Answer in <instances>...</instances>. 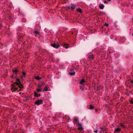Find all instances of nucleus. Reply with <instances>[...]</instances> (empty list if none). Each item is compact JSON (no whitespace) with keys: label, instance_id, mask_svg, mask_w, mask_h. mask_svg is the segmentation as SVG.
Here are the masks:
<instances>
[{"label":"nucleus","instance_id":"6","mask_svg":"<svg viewBox=\"0 0 133 133\" xmlns=\"http://www.w3.org/2000/svg\"><path fill=\"white\" fill-rule=\"evenodd\" d=\"M77 125H78L79 126V127H78V130H83V128L82 126V125L81 124L78 123H77Z\"/></svg>","mask_w":133,"mask_h":133},{"label":"nucleus","instance_id":"1","mask_svg":"<svg viewBox=\"0 0 133 133\" xmlns=\"http://www.w3.org/2000/svg\"><path fill=\"white\" fill-rule=\"evenodd\" d=\"M15 84L16 85H17L18 87L20 89H21L23 88V85L22 84H19V83L17 82H16L14 83V84H12L11 85V90L12 92L17 90L18 89L17 87H16V85H14Z\"/></svg>","mask_w":133,"mask_h":133},{"label":"nucleus","instance_id":"34","mask_svg":"<svg viewBox=\"0 0 133 133\" xmlns=\"http://www.w3.org/2000/svg\"><path fill=\"white\" fill-rule=\"evenodd\" d=\"M14 76L13 75H12V76H11L12 78L13 79H14Z\"/></svg>","mask_w":133,"mask_h":133},{"label":"nucleus","instance_id":"20","mask_svg":"<svg viewBox=\"0 0 133 133\" xmlns=\"http://www.w3.org/2000/svg\"><path fill=\"white\" fill-rule=\"evenodd\" d=\"M16 81L19 83V84H21V82L20 81L19 79L18 78H17L16 79Z\"/></svg>","mask_w":133,"mask_h":133},{"label":"nucleus","instance_id":"21","mask_svg":"<svg viewBox=\"0 0 133 133\" xmlns=\"http://www.w3.org/2000/svg\"><path fill=\"white\" fill-rule=\"evenodd\" d=\"M120 125L122 127L124 128L125 127V126L124 124H123V123H121L120 124Z\"/></svg>","mask_w":133,"mask_h":133},{"label":"nucleus","instance_id":"37","mask_svg":"<svg viewBox=\"0 0 133 133\" xmlns=\"http://www.w3.org/2000/svg\"><path fill=\"white\" fill-rule=\"evenodd\" d=\"M21 89H19V90H18V91H21Z\"/></svg>","mask_w":133,"mask_h":133},{"label":"nucleus","instance_id":"17","mask_svg":"<svg viewBox=\"0 0 133 133\" xmlns=\"http://www.w3.org/2000/svg\"><path fill=\"white\" fill-rule=\"evenodd\" d=\"M34 33L35 34V35H39V32L37 31H34Z\"/></svg>","mask_w":133,"mask_h":133},{"label":"nucleus","instance_id":"27","mask_svg":"<svg viewBox=\"0 0 133 133\" xmlns=\"http://www.w3.org/2000/svg\"><path fill=\"white\" fill-rule=\"evenodd\" d=\"M119 55H120L119 54H117V56H116V57H117V58H118L119 57Z\"/></svg>","mask_w":133,"mask_h":133},{"label":"nucleus","instance_id":"41","mask_svg":"<svg viewBox=\"0 0 133 133\" xmlns=\"http://www.w3.org/2000/svg\"><path fill=\"white\" fill-rule=\"evenodd\" d=\"M15 78H16V77H15Z\"/></svg>","mask_w":133,"mask_h":133},{"label":"nucleus","instance_id":"24","mask_svg":"<svg viewBox=\"0 0 133 133\" xmlns=\"http://www.w3.org/2000/svg\"><path fill=\"white\" fill-rule=\"evenodd\" d=\"M130 103L132 104H133V100L132 99L130 101Z\"/></svg>","mask_w":133,"mask_h":133},{"label":"nucleus","instance_id":"18","mask_svg":"<svg viewBox=\"0 0 133 133\" xmlns=\"http://www.w3.org/2000/svg\"><path fill=\"white\" fill-rule=\"evenodd\" d=\"M94 108V107L90 105H89V109L91 110L92 109Z\"/></svg>","mask_w":133,"mask_h":133},{"label":"nucleus","instance_id":"38","mask_svg":"<svg viewBox=\"0 0 133 133\" xmlns=\"http://www.w3.org/2000/svg\"><path fill=\"white\" fill-rule=\"evenodd\" d=\"M9 18L10 19H11V18L10 17V16H9Z\"/></svg>","mask_w":133,"mask_h":133},{"label":"nucleus","instance_id":"30","mask_svg":"<svg viewBox=\"0 0 133 133\" xmlns=\"http://www.w3.org/2000/svg\"><path fill=\"white\" fill-rule=\"evenodd\" d=\"M97 130H96L94 131V132L95 133H97Z\"/></svg>","mask_w":133,"mask_h":133},{"label":"nucleus","instance_id":"22","mask_svg":"<svg viewBox=\"0 0 133 133\" xmlns=\"http://www.w3.org/2000/svg\"><path fill=\"white\" fill-rule=\"evenodd\" d=\"M48 90V89L46 88V86H45V87L44 88V90L43 91H47Z\"/></svg>","mask_w":133,"mask_h":133},{"label":"nucleus","instance_id":"35","mask_svg":"<svg viewBox=\"0 0 133 133\" xmlns=\"http://www.w3.org/2000/svg\"><path fill=\"white\" fill-rule=\"evenodd\" d=\"M130 82L132 84L133 83V81H131Z\"/></svg>","mask_w":133,"mask_h":133},{"label":"nucleus","instance_id":"9","mask_svg":"<svg viewBox=\"0 0 133 133\" xmlns=\"http://www.w3.org/2000/svg\"><path fill=\"white\" fill-rule=\"evenodd\" d=\"M85 82V81L84 79H81L79 82L80 84H83Z\"/></svg>","mask_w":133,"mask_h":133},{"label":"nucleus","instance_id":"3","mask_svg":"<svg viewBox=\"0 0 133 133\" xmlns=\"http://www.w3.org/2000/svg\"><path fill=\"white\" fill-rule=\"evenodd\" d=\"M51 45L56 48H57L60 46V45L57 43H54L51 44Z\"/></svg>","mask_w":133,"mask_h":133},{"label":"nucleus","instance_id":"10","mask_svg":"<svg viewBox=\"0 0 133 133\" xmlns=\"http://www.w3.org/2000/svg\"><path fill=\"white\" fill-rule=\"evenodd\" d=\"M76 10L78 12H79V13H81L82 12V10L80 8H78L77 9H76Z\"/></svg>","mask_w":133,"mask_h":133},{"label":"nucleus","instance_id":"39","mask_svg":"<svg viewBox=\"0 0 133 133\" xmlns=\"http://www.w3.org/2000/svg\"><path fill=\"white\" fill-rule=\"evenodd\" d=\"M84 88H82V90H84Z\"/></svg>","mask_w":133,"mask_h":133},{"label":"nucleus","instance_id":"31","mask_svg":"<svg viewBox=\"0 0 133 133\" xmlns=\"http://www.w3.org/2000/svg\"><path fill=\"white\" fill-rule=\"evenodd\" d=\"M100 129H101L102 130H103L104 129V128H103L102 127H100Z\"/></svg>","mask_w":133,"mask_h":133},{"label":"nucleus","instance_id":"33","mask_svg":"<svg viewBox=\"0 0 133 133\" xmlns=\"http://www.w3.org/2000/svg\"><path fill=\"white\" fill-rule=\"evenodd\" d=\"M42 85H44L45 84V83H44V82H42Z\"/></svg>","mask_w":133,"mask_h":133},{"label":"nucleus","instance_id":"29","mask_svg":"<svg viewBox=\"0 0 133 133\" xmlns=\"http://www.w3.org/2000/svg\"><path fill=\"white\" fill-rule=\"evenodd\" d=\"M105 25L107 26H108V23H105Z\"/></svg>","mask_w":133,"mask_h":133},{"label":"nucleus","instance_id":"13","mask_svg":"<svg viewBox=\"0 0 133 133\" xmlns=\"http://www.w3.org/2000/svg\"><path fill=\"white\" fill-rule=\"evenodd\" d=\"M12 71L13 72L15 73V74L16 75L17 74L18 72V71L16 69H15L12 70Z\"/></svg>","mask_w":133,"mask_h":133},{"label":"nucleus","instance_id":"16","mask_svg":"<svg viewBox=\"0 0 133 133\" xmlns=\"http://www.w3.org/2000/svg\"><path fill=\"white\" fill-rule=\"evenodd\" d=\"M75 72H69V74L71 76H74L75 75Z\"/></svg>","mask_w":133,"mask_h":133},{"label":"nucleus","instance_id":"2","mask_svg":"<svg viewBox=\"0 0 133 133\" xmlns=\"http://www.w3.org/2000/svg\"><path fill=\"white\" fill-rule=\"evenodd\" d=\"M43 102V101L42 100L38 99L35 102V104L37 105H39L40 104H42Z\"/></svg>","mask_w":133,"mask_h":133},{"label":"nucleus","instance_id":"19","mask_svg":"<svg viewBox=\"0 0 133 133\" xmlns=\"http://www.w3.org/2000/svg\"><path fill=\"white\" fill-rule=\"evenodd\" d=\"M20 32H21V31H19L17 33L18 35V36L20 37L21 36V33Z\"/></svg>","mask_w":133,"mask_h":133},{"label":"nucleus","instance_id":"28","mask_svg":"<svg viewBox=\"0 0 133 133\" xmlns=\"http://www.w3.org/2000/svg\"><path fill=\"white\" fill-rule=\"evenodd\" d=\"M38 86L39 88H40L41 87V85H40L39 84H38Z\"/></svg>","mask_w":133,"mask_h":133},{"label":"nucleus","instance_id":"11","mask_svg":"<svg viewBox=\"0 0 133 133\" xmlns=\"http://www.w3.org/2000/svg\"><path fill=\"white\" fill-rule=\"evenodd\" d=\"M77 122V123H79V121L78 120V118H75L74 119V121H73V123L74 124L75 123L74 122Z\"/></svg>","mask_w":133,"mask_h":133},{"label":"nucleus","instance_id":"12","mask_svg":"<svg viewBox=\"0 0 133 133\" xmlns=\"http://www.w3.org/2000/svg\"><path fill=\"white\" fill-rule=\"evenodd\" d=\"M35 78L37 80H39L41 79V77H39L38 76H37L35 77Z\"/></svg>","mask_w":133,"mask_h":133},{"label":"nucleus","instance_id":"26","mask_svg":"<svg viewBox=\"0 0 133 133\" xmlns=\"http://www.w3.org/2000/svg\"><path fill=\"white\" fill-rule=\"evenodd\" d=\"M41 91V90L39 89H37V91H38V92Z\"/></svg>","mask_w":133,"mask_h":133},{"label":"nucleus","instance_id":"25","mask_svg":"<svg viewBox=\"0 0 133 133\" xmlns=\"http://www.w3.org/2000/svg\"><path fill=\"white\" fill-rule=\"evenodd\" d=\"M26 21V20L24 18H22V21L23 22H25Z\"/></svg>","mask_w":133,"mask_h":133},{"label":"nucleus","instance_id":"7","mask_svg":"<svg viewBox=\"0 0 133 133\" xmlns=\"http://www.w3.org/2000/svg\"><path fill=\"white\" fill-rule=\"evenodd\" d=\"M34 96L36 97H39L41 95L40 94H38L37 93H36L35 91L34 92Z\"/></svg>","mask_w":133,"mask_h":133},{"label":"nucleus","instance_id":"4","mask_svg":"<svg viewBox=\"0 0 133 133\" xmlns=\"http://www.w3.org/2000/svg\"><path fill=\"white\" fill-rule=\"evenodd\" d=\"M76 5L74 4H71V6H69L68 8L71 10H74L75 8Z\"/></svg>","mask_w":133,"mask_h":133},{"label":"nucleus","instance_id":"15","mask_svg":"<svg viewBox=\"0 0 133 133\" xmlns=\"http://www.w3.org/2000/svg\"><path fill=\"white\" fill-rule=\"evenodd\" d=\"M121 129L119 128H117L114 131L116 132H118L120 131Z\"/></svg>","mask_w":133,"mask_h":133},{"label":"nucleus","instance_id":"42","mask_svg":"<svg viewBox=\"0 0 133 133\" xmlns=\"http://www.w3.org/2000/svg\"><path fill=\"white\" fill-rule=\"evenodd\" d=\"M132 35L133 36V33L132 34Z\"/></svg>","mask_w":133,"mask_h":133},{"label":"nucleus","instance_id":"43","mask_svg":"<svg viewBox=\"0 0 133 133\" xmlns=\"http://www.w3.org/2000/svg\"><path fill=\"white\" fill-rule=\"evenodd\" d=\"M26 97H26L25 98H26L27 99Z\"/></svg>","mask_w":133,"mask_h":133},{"label":"nucleus","instance_id":"5","mask_svg":"<svg viewBox=\"0 0 133 133\" xmlns=\"http://www.w3.org/2000/svg\"><path fill=\"white\" fill-rule=\"evenodd\" d=\"M61 45L66 49H67L69 47L68 44L65 43H62Z\"/></svg>","mask_w":133,"mask_h":133},{"label":"nucleus","instance_id":"32","mask_svg":"<svg viewBox=\"0 0 133 133\" xmlns=\"http://www.w3.org/2000/svg\"><path fill=\"white\" fill-rule=\"evenodd\" d=\"M104 3H108V2L107 1H104Z\"/></svg>","mask_w":133,"mask_h":133},{"label":"nucleus","instance_id":"14","mask_svg":"<svg viewBox=\"0 0 133 133\" xmlns=\"http://www.w3.org/2000/svg\"><path fill=\"white\" fill-rule=\"evenodd\" d=\"M104 6V5L103 4H102L101 5H99V8L101 9H103Z\"/></svg>","mask_w":133,"mask_h":133},{"label":"nucleus","instance_id":"23","mask_svg":"<svg viewBox=\"0 0 133 133\" xmlns=\"http://www.w3.org/2000/svg\"><path fill=\"white\" fill-rule=\"evenodd\" d=\"M22 74H23V76H24V77H25V75L26 74V73L25 72H23Z\"/></svg>","mask_w":133,"mask_h":133},{"label":"nucleus","instance_id":"36","mask_svg":"<svg viewBox=\"0 0 133 133\" xmlns=\"http://www.w3.org/2000/svg\"><path fill=\"white\" fill-rule=\"evenodd\" d=\"M108 1L110 2L111 1V0H107Z\"/></svg>","mask_w":133,"mask_h":133},{"label":"nucleus","instance_id":"8","mask_svg":"<svg viewBox=\"0 0 133 133\" xmlns=\"http://www.w3.org/2000/svg\"><path fill=\"white\" fill-rule=\"evenodd\" d=\"M88 57L89 59H94V56L92 55H89Z\"/></svg>","mask_w":133,"mask_h":133},{"label":"nucleus","instance_id":"40","mask_svg":"<svg viewBox=\"0 0 133 133\" xmlns=\"http://www.w3.org/2000/svg\"><path fill=\"white\" fill-rule=\"evenodd\" d=\"M19 94H21V92H19Z\"/></svg>","mask_w":133,"mask_h":133}]
</instances>
